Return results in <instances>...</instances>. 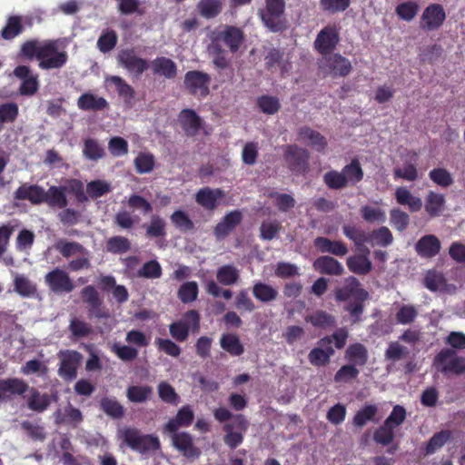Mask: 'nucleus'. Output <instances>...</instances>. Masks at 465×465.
I'll list each match as a JSON object with an SVG mask.
<instances>
[{"label":"nucleus","instance_id":"nucleus-1","mask_svg":"<svg viewBox=\"0 0 465 465\" xmlns=\"http://www.w3.org/2000/svg\"><path fill=\"white\" fill-rule=\"evenodd\" d=\"M18 55L30 61L38 60L42 70L60 69L68 60L67 53L58 50L57 40H27L22 44Z\"/></svg>","mask_w":465,"mask_h":465},{"label":"nucleus","instance_id":"nucleus-2","mask_svg":"<svg viewBox=\"0 0 465 465\" xmlns=\"http://www.w3.org/2000/svg\"><path fill=\"white\" fill-rule=\"evenodd\" d=\"M213 416L221 423L232 420V422H227L223 427L224 431L223 441L231 450L240 446L249 428V421L246 417L243 414H232L224 407L214 410Z\"/></svg>","mask_w":465,"mask_h":465},{"label":"nucleus","instance_id":"nucleus-3","mask_svg":"<svg viewBox=\"0 0 465 465\" xmlns=\"http://www.w3.org/2000/svg\"><path fill=\"white\" fill-rule=\"evenodd\" d=\"M348 337V331L345 328H340L331 335L321 338L317 341V346L312 349L308 354L309 362L317 368L325 367L335 353L332 343L336 349L341 350L346 345Z\"/></svg>","mask_w":465,"mask_h":465},{"label":"nucleus","instance_id":"nucleus-4","mask_svg":"<svg viewBox=\"0 0 465 465\" xmlns=\"http://www.w3.org/2000/svg\"><path fill=\"white\" fill-rule=\"evenodd\" d=\"M335 298L339 302H346L353 298L352 302L345 306L354 322H359L364 311V302L369 299V292L361 287L360 281L354 276L344 279L342 286L335 291Z\"/></svg>","mask_w":465,"mask_h":465},{"label":"nucleus","instance_id":"nucleus-5","mask_svg":"<svg viewBox=\"0 0 465 465\" xmlns=\"http://www.w3.org/2000/svg\"><path fill=\"white\" fill-rule=\"evenodd\" d=\"M121 447H128L142 455L161 449L159 438L153 434H143L134 427H124L118 431Z\"/></svg>","mask_w":465,"mask_h":465},{"label":"nucleus","instance_id":"nucleus-6","mask_svg":"<svg viewBox=\"0 0 465 465\" xmlns=\"http://www.w3.org/2000/svg\"><path fill=\"white\" fill-rule=\"evenodd\" d=\"M285 5V0H265V6L260 11V16L271 32L281 33L286 30Z\"/></svg>","mask_w":465,"mask_h":465},{"label":"nucleus","instance_id":"nucleus-7","mask_svg":"<svg viewBox=\"0 0 465 465\" xmlns=\"http://www.w3.org/2000/svg\"><path fill=\"white\" fill-rule=\"evenodd\" d=\"M433 365L444 375L465 373V357L457 355L450 348L440 350L434 357Z\"/></svg>","mask_w":465,"mask_h":465},{"label":"nucleus","instance_id":"nucleus-8","mask_svg":"<svg viewBox=\"0 0 465 465\" xmlns=\"http://www.w3.org/2000/svg\"><path fill=\"white\" fill-rule=\"evenodd\" d=\"M200 330V315L195 310L186 312L182 320L169 325L171 336L179 342L185 341L190 331L195 333Z\"/></svg>","mask_w":465,"mask_h":465},{"label":"nucleus","instance_id":"nucleus-9","mask_svg":"<svg viewBox=\"0 0 465 465\" xmlns=\"http://www.w3.org/2000/svg\"><path fill=\"white\" fill-rule=\"evenodd\" d=\"M283 159L288 169L296 175H303L309 171L310 153L296 144L285 146Z\"/></svg>","mask_w":465,"mask_h":465},{"label":"nucleus","instance_id":"nucleus-10","mask_svg":"<svg viewBox=\"0 0 465 465\" xmlns=\"http://www.w3.org/2000/svg\"><path fill=\"white\" fill-rule=\"evenodd\" d=\"M319 69L332 77H345L352 70L351 61L341 54H329L318 61Z\"/></svg>","mask_w":465,"mask_h":465},{"label":"nucleus","instance_id":"nucleus-11","mask_svg":"<svg viewBox=\"0 0 465 465\" xmlns=\"http://www.w3.org/2000/svg\"><path fill=\"white\" fill-rule=\"evenodd\" d=\"M211 76L203 71L192 70L184 74L183 84L193 96L205 98L210 94Z\"/></svg>","mask_w":465,"mask_h":465},{"label":"nucleus","instance_id":"nucleus-12","mask_svg":"<svg viewBox=\"0 0 465 465\" xmlns=\"http://www.w3.org/2000/svg\"><path fill=\"white\" fill-rule=\"evenodd\" d=\"M81 298L88 307L89 317L96 319H107L110 314L104 305V300L94 285L84 287L81 292Z\"/></svg>","mask_w":465,"mask_h":465},{"label":"nucleus","instance_id":"nucleus-13","mask_svg":"<svg viewBox=\"0 0 465 465\" xmlns=\"http://www.w3.org/2000/svg\"><path fill=\"white\" fill-rule=\"evenodd\" d=\"M213 35V42L223 43L232 54L237 53L245 42L243 30L235 25H225Z\"/></svg>","mask_w":465,"mask_h":465},{"label":"nucleus","instance_id":"nucleus-14","mask_svg":"<svg viewBox=\"0 0 465 465\" xmlns=\"http://www.w3.org/2000/svg\"><path fill=\"white\" fill-rule=\"evenodd\" d=\"M118 64L139 78L149 67L146 59L138 56L133 48L122 49L116 56Z\"/></svg>","mask_w":465,"mask_h":465},{"label":"nucleus","instance_id":"nucleus-15","mask_svg":"<svg viewBox=\"0 0 465 465\" xmlns=\"http://www.w3.org/2000/svg\"><path fill=\"white\" fill-rule=\"evenodd\" d=\"M60 359L58 374L67 381L74 380L77 376V370L82 361L83 356L74 350H64L58 353Z\"/></svg>","mask_w":465,"mask_h":465},{"label":"nucleus","instance_id":"nucleus-16","mask_svg":"<svg viewBox=\"0 0 465 465\" xmlns=\"http://www.w3.org/2000/svg\"><path fill=\"white\" fill-rule=\"evenodd\" d=\"M45 282L54 293H69L75 288L68 272L57 267L45 274Z\"/></svg>","mask_w":465,"mask_h":465},{"label":"nucleus","instance_id":"nucleus-17","mask_svg":"<svg viewBox=\"0 0 465 465\" xmlns=\"http://www.w3.org/2000/svg\"><path fill=\"white\" fill-rule=\"evenodd\" d=\"M14 75L21 80V84L18 88L19 94L23 96H33L39 90V79L37 74H33L32 70L27 65H17L14 69Z\"/></svg>","mask_w":465,"mask_h":465},{"label":"nucleus","instance_id":"nucleus-18","mask_svg":"<svg viewBox=\"0 0 465 465\" xmlns=\"http://www.w3.org/2000/svg\"><path fill=\"white\" fill-rule=\"evenodd\" d=\"M446 20V13L440 4H430L422 12L420 26L426 32L440 29Z\"/></svg>","mask_w":465,"mask_h":465},{"label":"nucleus","instance_id":"nucleus-19","mask_svg":"<svg viewBox=\"0 0 465 465\" xmlns=\"http://www.w3.org/2000/svg\"><path fill=\"white\" fill-rule=\"evenodd\" d=\"M340 42L339 30L335 26L326 25L317 35L314 49L322 57L331 54Z\"/></svg>","mask_w":465,"mask_h":465},{"label":"nucleus","instance_id":"nucleus-20","mask_svg":"<svg viewBox=\"0 0 465 465\" xmlns=\"http://www.w3.org/2000/svg\"><path fill=\"white\" fill-rule=\"evenodd\" d=\"M171 435L172 445L187 459H197L201 455L200 449L195 446L193 436L186 431L167 432Z\"/></svg>","mask_w":465,"mask_h":465},{"label":"nucleus","instance_id":"nucleus-21","mask_svg":"<svg viewBox=\"0 0 465 465\" xmlns=\"http://www.w3.org/2000/svg\"><path fill=\"white\" fill-rule=\"evenodd\" d=\"M242 213L239 210L227 213L214 226L213 235L217 240H223L229 236L242 222Z\"/></svg>","mask_w":465,"mask_h":465},{"label":"nucleus","instance_id":"nucleus-22","mask_svg":"<svg viewBox=\"0 0 465 465\" xmlns=\"http://www.w3.org/2000/svg\"><path fill=\"white\" fill-rule=\"evenodd\" d=\"M29 390V385L19 378L0 380V402L10 401L13 396H23Z\"/></svg>","mask_w":465,"mask_h":465},{"label":"nucleus","instance_id":"nucleus-23","mask_svg":"<svg viewBox=\"0 0 465 465\" xmlns=\"http://www.w3.org/2000/svg\"><path fill=\"white\" fill-rule=\"evenodd\" d=\"M361 253L347 258L346 264L350 272L358 275H367L372 270V263L369 259L370 249L363 247L358 249Z\"/></svg>","mask_w":465,"mask_h":465},{"label":"nucleus","instance_id":"nucleus-24","mask_svg":"<svg viewBox=\"0 0 465 465\" xmlns=\"http://www.w3.org/2000/svg\"><path fill=\"white\" fill-rule=\"evenodd\" d=\"M194 419V413L190 405H184L163 427V433L176 432L181 427H189Z\"/></svg>","mask_w":465,"mask_h":465},{"label":"nucleus","instance_id":"nucleus-25","mask_svg":"<svg viewBox=\"0 0 465 465\" xmlns=\"http://www.w3.org/2000/svg\"><path fill=\"white\" fill-rule=\"evenodd\" d=\"M45 189L38 184L23 183L14 193L18 201H29L34 205L44 203Z\"/></svg>","mask_w":465,"mask_h":465},{"label":"nucleus","instance_id":"nucleus-26","mask_svg":"<svg viewBox=\"0 0 465 465\" xmlns=\"http://www.w3.org/2000/svg\"><path fill=\"white\" fill-rule=\"evenodd\" d=\"M225 193L220 188H201L195 194L196 203L205 210L213 211L217 208L219 201L224 198Z\"/></svg>","mask_w":465,"mask_h":465},{"label":"nucleus","instance_id":"nucleus-27","mask_svg":"<svg viewBox=\"0 0 465 465\" xmlns=\"http://www.w3.org/2000/svg\"><path fill=\"white\" fill-rule=\"evenodd\" d=\"M181 127L187 136H195L203 126L202 118L193 109H183L178 116Z\"/></svg>","mask_w":465,"mask_h":465},{"label":"nucleus","instance_id":"nucleus-28","mask_svg":"<svg viewBox=\"0 0 465 465\" xmlns=\"http://www.w3.org/2000/svg\"><path fill=\"white\" fill-rule=\"evenodd\" d=\"M313 244L319 252L322 253H331L338 257H342L349 252L346 243L342 241L331 240L323 236L316 237L313 241Z\"/></svg>","mask_w":465,"mask_h":465},{"label":"nucleus","instance_id":"nucleus-29","mask_svg":"<svg viewBox=\"0 0 465 465\" xmlns=\"http://www.w3.org/2000/svg\"><path fill=\"white\" fill-rule=\"evenodd\" d=\"M298 138L307 142L308 145L319 153H323L327 147L326 138L318 131L309 126H302L297 131Z\"/></svg>","mask_w":465,"mask_h":465},{"label":"nucleus","instance_id":"nucleus-30","mask_svg":"<svg viewBox=\"0 0 465 465\" xmlns=\"http://www.w3.org/2000/svg\"><path fill=\"white\" fill-rule=\"evenodd\" d=\"M67 186L52 185L45 190L44 203L51 208L64 209L68 205Z\"/></svg>","mask_w":465,"mask_h":465},{"label":"nucleus","instance_id":"nucleus-31","mask_svg":"<svg viewBox=\"0 0 465 465\" xmlns=\"http://www.w3.org/2000/svg\"><path fill=\"white\" fill-rule=\"evenodd\" d=\"M440 242L433 234L422 236L415 245L417 253L422 258H432L440 251Z\"/></svg>","mask_w":465,"mask_h":465},{"label":"nucleus","instance_id":"nucleus-32","mask_svg":"<svg viewBox=\"0 0 465 465\" xmlns=\"http://www.w3.org/2000/svg\"><path fill=\"white\" fill-rule=\"evenodd\" d=\"M314 269L322 274L340 276L343 273L342 264L332 256L318 257L313 262Z\"/></svg>","mask_w":465,"mask_h":465},{"label":"nucleus","instance_id":"nucleus-33","mask_svg":"<svg viewBox=\"0 0 465 465\" xmlns=\"http://www.w3.org/2000/svg\"><path fill=\"white\" fill-rule=\"evenodd\" d=\"M446 199L444 194L430 191L425 198L424 209L430 218L439 217L445 210Z\"/></svg>","mask_w":465,"mask_h":465},{"label":"nucleus","instance_id":"nucleus-34","mask_svg":"<svg viewBox=\"0 0 465 465\" xmlns=\"http://www.w3.org/2000/svg\"><path fill=\"white\" fill-rule=\"evenodd\" d=\"M77 106L83 111H103L109 107V104L104 97L84 93L78 98Z\"/></svg>","mask_w":465,"mask_h":465},{"label":"nucleus","instance_id":"nucleus-35","mask_svg":"<svg viewBox=\"0 0 465 465\" xmlns=\"http://www.w3.org/2000/svg\"><path fill=\"white\" fill-rule=\"evenodd\" d=\"M152 69L154 74L163 75L167 79H173L177 75V65L170 58L158 56L152 62Z\"/></svg>","mask_w":465,"mask_h":465},{"label":"nucleus","instance_id":"nucleus-36","mask_svg":"<svg viewBox=\"0 0 465 465\" xmlns=\"http://www.w3.org/2000/svg\"><path fill=\"white\" fill-rule=\"evenodd\" d=\"M345 360L355 366H364L368 361V351L366 347L360 342H355L347 348L344 353Z\"/></svg>","mask_w":465,"mask_h":465},{"label":"nucleus","instance_id":"nucleus-37","mask_svg":"<svg viewBox=\"0 0 465 465\" xmlns=\"http://www.w3.org/2000/svg\"><path fill=\"white\" fill-rule=\"evenodd\" d=\"M24 30L23 16L14 15L7 18L5 25L0 31V35L3 39L10 41L20 35Z\"/></svg>","mask_w":465,"mask_h":465},{"label":"nucleus","instance_id":"nucleus-38","mask_svg":"<svg viewBox=\"0 0 465 465\" xmlns=\"http://www.w3.org/2000/svg\"><path fill=\"white\" fill-rule=\"evenodd\" d=\"M223 7V0H200L196 5L198 14L208 20L217 17Z\"/></svg>","mask_w":465,"mask_h":465},{"label":"nucleus","instance_id":"nucleus-39","mask_svg":"<svg viewBox=\"0 0 465 465\" xmlns=\"http://www.w3.org/2000/svg\"><path fill=\"white\" fill-rule=\"evenodd\" d=\"M252 291L254 298L263 303L274 302L279 295L278 291L274 287L262 282H256Z\"/></svg>","mask_w":465,"mask_h":465},{"label":"nucleus","instance_id":"nucleus-40","mask_svg":"<svg viewBox=\"0 0 465 465\" xmlns=\"http://www.w3.org/2000/svg\"><path fill=\"white\" fill-rule=\"evenodd\" d=\"M220 345L233 357L241 356L244 352V346L235 333H223L220 339Z\"/></svg>","mask_w":465,"mask_h":465},{"label":"nucleus","instance_id":"nucleus-41","mask_svg":"<svg viewBox=\"0 0 465 465\" xmlns=\"http://www.w3.org/2000/svg\"><path fill=\"white\" fill-rule=\"evenodd\" d=\"M395 199L401 205H408L411 212H419L422 207V201L420 197L414 196L405 187H398L395 191Z\"/></svg>","mask_w":465,"mask_h":465},{"label":"nucleus","instance_id":"nucleus-42","mask_svg":"<svg viewBox=\"0 0 465 465\" xmlns=\"http://www.w3.org/2000/svg\"><path fill=\"white\" fill-rule=\"evenodd\" d=\"M341 173L348 185H356L364 176V173L358 158H353L350 163L343 166Z\"/></svg>","mask_w":465,"mask_h":465},{"label":"nucleus","instance_id":"nucleus-43","mask_svg":"<svg viewBox=\"0 0 465 465\" xmlns=\"http://www.w3.org/2000/svg\"><path fill=\"white\" fill-rule=\"evenodd\" d=\"M55 250L65 259L75 254H88V250L78 242L59 240L54 244Z\"/></svg>","mask_w":465,"mask_h":465},{"label":"nucleus","instance_id":"nucleus-44","mask_svg":"<svg viewBox=\"0 0 465 465\" xmlns=\"http://www.w3.org/2000/svg\"><path fill=\"white\" fill-rule=\"evenodd\" d=\"M27 391L30 392L26 400L28 409L36 412H43L49 407L50 399L47 394H41L39 391L34 387H29Z\"/></svg>","mask_w":465,"mask_h":465},{"label":"nucleus","instance_id":"nucleus-45","mask_svg":"<svg viewBox=\"0 0 465 465\" xmlns=\"http://www.w3.org/2000/svg\"><path fill=\"white\" fill-rule=\"evenodd\" d=\"M216 279L222 285L232 286L239 281L240 271L232 264L223 265L217 269Z\"/></svg>","mask_w":465,"mask_h":465},{"label":"nucleus","instance_id":"nucleus-46","mask_svg":"<svg viewBox=\"0 0 465 465\" xmlns=\"http://www.w3.org/2000/svg\"><path fill=\"white\" fill-rule=\"evenodd\" d=\"M153 388L149 385H131L126 390V397L133 403H143L151 399Z\"/></svg>","mask_w":465,"mask_h":465},{"label":"nucleus","instance_id":"nucleus-47","mask_svg":"<svg viewBox=\"0 0 465 465\" xmlns=\"http://www.w3.org/2000/svg\"><path fill=\"white\" fill-rule=\"evenodd\" d=\"M452 433L450 430H441L436 432L427 442L425 447V455H431L441 449L448 441L450 440Z\"/></svg>","mask_w":465,"mask_h":465},{"label":"nucleus","instance_id":"nucleus-48","mask_svg":"<svg viewBox=\"0 0 465 465\" xmlns=\"http://www.w3.org/2000/svg\"><path fill=\"white\" fill-rule=\"evenodd\" d=\"M342 232L346 238L351 240L357 249H361L368 241V233L356 225L344 224Z\"/></svg>","mask_w":465,"mask_h":465},{"label":"nucleus","instance_id":"nucleus-49","mask_svg":"<svg viewBox=\"0 0 465 465\" xmlns=\"http://www.w3.org/2000/svg\"><path fill=\"white\" fill-rule=\"evenodd\" d=\"M392 242V233L386 226H381L368 233L367 243H371V245L386 247L391 244Z\"/></svg>","mask_w":465,"mask_h":465},{"label":"nucleus","instance_id":"nucleus-50","mask_svg":"<svg viewBox=\"0 0 465 465\" xmlns=\"http://www.w3.org/2000/svg\"><path fill=\"white\" fill-rule=\"evenodd\" d=\"M305 321L316 328L325 329L335 325V318L331 314L317 310L305 317Z\"/></svg>","mask_w":465,"mask_h":465},{"label":"nucleus","instance_id":"nucleus-51","mask_svg":"<svg viewBox=\"0 0 465 465\" xmlns=\"http://www.w3.org/2000/svg\"><path fill=\"white\" fill-rule=\"evenodd\" d=\"M100 408L107 416L113 419H121L124 415V406L114 398H102Z\"/></svg>","mask_w":465,"mask_h":465},{"label":"nucleus","instance_id":"nucleus-52","mask_svg":"<svg viewBox=\"0 0 465 465\" xmlns=\"http://www.w3.org/2000/svg\"><path fill=\"white\" fill-rule=\"evenodd\" d=\"M84 156L91 161H97L105 155L104 148L94 138H87L84 142Z\"/></svg>","mask_w":465,"mask_h":465},{"label":"nucleus","instance_id":"nucleus-53","mask_svg":"<svg viewBox=\"0 0 465 465\" xmlns=\"http://www.w3.org/2000/svg\"><path fill=\"white\" fill-rule=\"evenodd\" d=\"M134 164L137 173H149L154 169L155 158L151 153H140L134 158Z\"/></svg>","mask_w":465,"mask_h":465},{"label":"nucleus","instance_id":"nucleus-54","mask_svg":"<svg viewBox=\"0 0 465 465\" xmlns=\"http://www.w3.org/2000/svg\"><path fill=\"white\" fill-rule=\"evenodd\" d=\"M378 412V408L374 404H366L360 411H358L352 420L353 425L362 428L368 421L374 420Z\"/></svg>","mask_w":465,"mask_h":465},{"label":"nucleus","instance_id":"nucleus-55","mask_svg":"<svg viewBox=\"0 0 465 465\" xmlns=\"http://www.w3.org/2000/svg\"><path fill=\"white\" fill-rule=\"evenodd\" d=\"M118 36L114 30L106 29L102 32L97 40V48L100 52L106 54L112 51L117 45Z\"/></svg>","mask_w":465,"mask_h":465},{"label":"nucleus","instance_id":"nucleus-56","mask_svg":"<svg viewBox=\"0 0 465 465\" xmlns=\"http://www.w3.org/2000/svg\"><path fill=\"white\" fill-rule=\"evenodd\" d=\"M429 178L436 185L441 188H448L454 183L451 173L443 167H438L430 170L429 173Z\"/></svg>","mask_w":465,"mask_h":465},{"label":"nucleus","instance_id":"nucleus-57","mask_svg":"<svg viewBox=\"0 0 465 465\" xmlns=\"http://www.w3.org/2000/svg\"><path fill=\"white\" fill-rule=\"evenodd\" d=\"M360 371L355 364L342 365L334 374L333 381L336 383H348L358 378Z\"/></svg>","mask_w":465,"mask_h":465},{"label":"nucleus","instance_id":"nucleus-58","mask_svg":"<svg viewBox=\"0 0 465 465\" xmlns=\"http://www.w3.org/2000/svg\"><path fill=\"white\" fill-rule=\"evenodd\" d=\"M424 286L431 292H441L446 289L447 282L442 273L429 271L424 277Z\"/></svg>","mask_w":465,"mask_h":465},{"label":"nucleus","instance_id":"nucleus-59","mask_svg":"<svg viewBox=\"0 0 465 465\" xmlns=\"http://www.w3.org/2000/svg\"><path fill=\"white\" fill-rule=\"evenodd\" d=\"M199 293V288L196 282H186L183 283L177 292L178 299L183 303L194 302Z\"/></svg>","mask_w":465,"mask_h":465},{"label":"nucleus","instance_id":"nucleus-60","mask_svg":"<svg viewBox=\"0 0 465 465\" xmlns=\"http://www.w3.org/2000/svg\"><path fill=\"white\" fill-rule=\"evenodd\" d=\"M395 438L394 428L384 421L383 425L377 428L373 433V440L377 444L389 446Z\"/></svg>","mask_w":465,"mask_h":465},{"label":"nucleus","instance_id":"nucleus-61","mask_svg":"<svg viewBox=\"0 0 465 465\" xmlns=\"http://www.w3.org/2000/svg\"><path fill=\"white\" fill-rule=\"evenodd\" d=\"M131 249L130 241L124 236H113L106 242L107 252L114 254H122L127 252Z\"/></svg>","mask_w":465,"mask_h":465},{"label":"nucleus","instance_id":"nucleus-62","mask_svg":"<svg viewBox=\"0 0 465 465\" xmlns=\"http://www.w3.org/2000/svg\"><path fill=\"white\" fill-rule=\"evenodd\" d=\"M420 5L414 1H407L399 4L395 8V13L400 19L410 22L418 14Z\"/></svg>","mask_w":465,"mask_h":465},{"label":"nucleus","instance_id":"nucleus-63","mask_svg":"<svg viewBox=\"0 0 465 465\" xmlns=\"http://www.w3.org/2000/svg\"><path fill=\"white\" fill-rule=\"evenodd\" d=\"M257 105L266 114H274L281 109V103L275 96L263 94L258 97Z\"/></svg>","mask_w":465,"mask_h":465},{"label":"nucleus","instance_id":"nucleus-64","mask_svg":"<svg viewBox=\"0 0 465 465\" xmlns=\"http://www.w3.org/2000/svg\"><path fill=\"white\" fill-rule=\"evenodd\" d=\"M323 182L331 190H341L346 188L348 183L341 171L331 170L324 173Z\"/></svg>","mask_w":465,"mask_h":465}]
</instances>
